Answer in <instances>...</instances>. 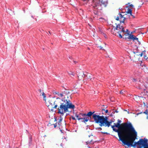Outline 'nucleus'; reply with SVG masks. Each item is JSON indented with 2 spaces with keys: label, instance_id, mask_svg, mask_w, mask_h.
Instances as JSON below:
<instances>
[{
  "label": "nucleus",
  "instance_id": "43",
  "mask_svg": "<svg viewBox=\"0 0 148 148\" xmlns=\"http://www.w3.org/2000/svg\"><path fill=\"white\" fill-rule=\"evenodd\" d=\"M132 16H133V18H134L135 17L134 16H133V15H132Z\"/></svg>",
  "mask_w": 148,
  "mask_h": 148
},
{
  "label": "nucleus",
  "instance_id": "31",
  "mask_svg": "<svg viewBox=\"0 0 148 148\" xmlns=\"http://www.w3.org/2000/svg\"><path fill=\"white\" fill-rule=\"evenodd\" d=\"M94 13L95 14H98V12H97V11H95L94 12Z\"/></svg>",
  "mask_w": 148,
  "mask_h": 148
},
{
  "label": "nucleus",
  "instance_id": "25",
  "mask_svg": "<svg viewBox=\"0 0 148 148\" xmlns=\"http://www.w3.org/2000/svg\"><path fill=\"white\" fill-rule=\"evenodd\" d=\"M119 33V37L121 38H122V36L121 35V34L120 33Z\"/></svg>",
  "mask_w": 148,
  "mask_h": 148
},
{
  "label": "nucleus",
  "instance_id": "40",
  "mask_svg": "<svg viewBox=\"0 0 148 148\" xmlns=\"http://www.w3.org/2000/svg\"><path fill=\"white\" fill-rule=\"evenodd\" d=\"M73 62H74V63H75V64H76V62H75V61H73Z\"/></svg>",
  "mask_w": 148,
  "mask_h": 148
},
{
  "label": "nucleus",
  "instance_id": "46",
  "mask_svg": "<svg viewBox=\"0 0 148 148\" xmlns=\"http://www.w3.org/2000/svg\"><path fill=\"white\" fill-rule=\"evenodd\" d=\"M88 147L89 148H90V147Z\"/></svg>",
  "mask_w": 148,
  "mask_h": 148
},
{
  "label": "nucleus",
  "instance_id": "2",
  "mask_svg": "<svg viewBox=\"0 0 148 148\" xmlns=\"http://www.w3.org/2000/svg\"><path fill=\"white\" fill-rule=\"evenodd\" d=\"M137 133L133 127L123 135L119 137V140L125 145L132 147L133 143L137 136Z\"/></svg>",
  "mask_w": 148,
  "mask_h": 148
},
{
  "label": "nucleus",
  "instance_id": "21",
  "mask_svg": "<svg viewBox=\"0 0 148 148\" xmlns=\"http://www.w3.org/2000/svg\"><path fill=\"white\" fill-rule=\"evenodd\" d=\"M125 32H126L128 35H129L130 34V32H129L128 30V29H126V30H125Z\"/></svg>",
  "mask_w": 148,
  "mask_h": 148
},
{
  "label": "nucleus",
  "instance_id": "48",
  "mask_svg": "<svg viewBox=\"0 0 148 148\" xmlns=\"http://www.w3.org/2000/svg\"><path fill=\"white\" fill-rule=\"evenodd\" d=\"M134 80H135V79H134Z\"/></svg>",
  "mask_w": 148,
  "mask_h": 148
},
{
  "label": "nucleus",
  "instance_id": "22",
  "mask_svg": "<svg viewBox=\"0 0 148 148\" xmlns=\"http://www.w3.org/2000/svg\"><path fill=\"white\" fill-rule=\"evenodd\" d=\"M83 120L84 121H83V122L84 123H85L86 122H87L89 119H85Z\"/></svg>",
  "mask_w": 148,
  "mask_h": 148
},
{
  "label": "nucleus",
  "instance_id": "12",
  "mask_svg": "<svg viewBox=\"0 0 148 148\" xmlns=\"http://www.w3.org/2000/svg\"><path fill=\"white\" fill-rule=\"evenodd\" d=\"M132 9L128 8L127 12L128 14H130L131 16H132Z\"/></svg>",
  "mask_w": 148,
  "mask_h": 148
},
{
  "label": "nucleus",
  "instance_id": "32",
  "mask_svg": "<svg viewBox=\"0 0 148 148\" xmlns=\"http://www.w3.org/2000/svg\"><path fill=\"white\" fill-rule=\"evenodd\" d=\"M120 19L117 16L116 18V19L117 20H119Z\"/></svg>",
  "mask_w": 148,
  "mask_h": 148
},
{
  "label": "nucleus",
  "instance_id": "19",
  "mask_svg": "<svg viewBox=\"0 0 148 148\" xmlns=\"http://www.w3.org/2000/svg\"><path fill=\"white\" fill-rule=\"evenodd\" d=\"M143 113L147 115H148V109H146V110H145V111L143 112Z\"/></svg>",
  "mask_w": 148,
  "mask_h": 148
},
{
  "label": "nucleus",
  "instance_id": "20",
  "mask_svg": "<svg viewBox=\"0 0 148 148\" xmlns=\"http://www.w3.org/2000/svg\"><path fill=\"white\" fill-rule=\"evenodd\" d=\"M133 40H137V41H138V38H136L135 36H134V37H133Z\"/></svg>",
  "mask_w": 148,
  "mask_h": 148
},
{
  "label": "nucleus",
  "instance_id": "35",
  "mask_svg": "<svg viewBox=\"0 0 148 148\" xmlns=\"http://www.w3.org/2000/svg\"><path fill=\"white\" fill-rule=\"evenodd\" d=\"M83 1H88L89 0H82Z\"/></svg>",
  "mask_w": 148,
  "mask_h": 148
},
{
  "label": "nucleus",
  "instance_id": "29",
  "mask_svg": "<svg viewBox=\"0 0 148 148\" xmlns=\"http://www.w3.org/2000/svg\"><path fill=\"white\" fill-rule=\"evenodd\" d=\"M71 117H72V119H73V120H75L76 119L75 118V117H74L73 116H71Z\"/></svg>",
  "mask_w": 148,
  "mask_h": 148
},
{
  "label": "nucleus",
  "instance_id": "34",
  "mask_svg": "<svg viewBox=\"0 0 148 148\" xmlns=\"http://www.w3.org/2000/svg\"><path fill=\"white\" fill-rule=\"evenodd\" d=\"M99 31H100V32H102V29H101L100 28H99Z\"/></svg>",
  "mask_w": 148,
  "mask_h": 148
},
{
  "label": "nucleus",
  "instance_id": "17",
  "mask_svg": "<svg viewBox=\"0 0 148 148\" xmlns=\"http://www.w3.org/2000/svg\"><path fill=\"white\" fill-rule=\"evenodd\" d=\"M89 119V118L87 116H85L83 117L82 119Z\"/></svg>",
  "mask_w": 148,
  "mask_h": 148
},
{
  "label": "nucleus",
  "instance_id": "45",
  "mask_svg": "<svg viewBox=\"0 0 148 148\" xmlns=\"http://www.w3.org/2000/svg\"><path fill=\"white\" fill-rule=\"evenodd\" d=\"M142 113V112H140V113H139V114H141ZM138 114H139V113H138Z\"/></svg>",
  "mask_w": 148,
  "mask_h": 148
},
{
  "label": "nucleus",
  "instance_id": "5",
  "mask_svg": "<svg viewBox=\"0 0 148 148\" xmlns=\"http://www.w3.org/2000/svg\"><path fill=\"white\" fill-rule=\"evenodd\" d=\"M108 3V0H100L95 2L93 6L95 10H101L103 7L106 6Z\"/></svg>",
  "mask_w": 148,
  "mask_h": 148
},
{
  "label": "nucleus",
  "instance_id": "13",
  "mask_svg": "<svg viewBox=\"0 0 148 148\" xmlns=\"http://www.w3.org/2000/svg\"><path fill=\"white\" fill-rule=\"evenodd\" d=\"M118 17L120 19H121L122 18H123V16L120 13H119L118 14ZM123 19L122 21H123L124 19H125V18H123Z\"/></svg>",
  "mask_w": 148,
  "mask_h": 148
},
{
  "label": "nucleus",
  "instance_id": "8",
  "mask_svg": "<svg viewBox=\"0 0 148 148\" xmlns=\"http://www.w3.org/2000/svg\"><path fill=\"white\" fill-rule=\"evenodd\" d=\"M85 114H83L81 113H75V116L77 118L78 120H79L82 119L83 117L85 116Z\"/></svg>",
  "mask_w": 148,
  "mask_h": 148
},
{
  "label": "nucleus",
  "instance_id": "14",
  "mask_svg": "<svg viewBox=\"0 0 148 148\" xmlns=\"http://www.w3.org/2000/svg\"><path fill=\"white\" fill-rule=\"evenodd\" d=\"M95 142H94L93 141H92V140H91L90 141H87L86 142V145H88V144H93Z\"/></svg>",
  "mask_w": 148,
  "mask_h": 148
},
{
  "label": "nucleus",
  "instance_id": "33",
  "mask_svg": "<svg viewBox=\"0 0 148 148\" xmlns=\"http://www.w3.org/2000/svg\"><path fill=\"white\" fill-rule=\"evenodd\" d=\"M100 47V49H103V50H104V49H102L103 47H101V46H100V47Z\"/></svg>",
  "mask_w": 148,
  "mask_h": 148
},
{
  "label": "nucleus",
  "instance_id": "11",
  "mask_svg": "<svg viewBox=\"0 0 148 148\" xmlns=\"http://www.w3.org/2000/svg\"><path fill=\"white\" fill-rule=\"evenodd\" d=\"M95 112H88L87 114L84 113L85 115V116H87L89 117H90L92 115V116H93V115L94 114V113ZM90 118H91V117H90Z\"/></svg>",
  "mask_w": 148,
  "mask_h": 148
},
{
  "label": "nucleus",
  "instance_id": "26",
  "mask_svg": "<svg viewBox=\"0 0 148 148\" xmlns=\"http://www.w3.org/2000/svg\"><path fill=\"white\" fill-rule=\"evenodd\" d=\"M145 55V54H144ZM144 58L145 59H147L148 58L146 56H145V55H144Z\"/></svg>",
  "mask_w": 148,
  "mask_h": 148
},
{
  "label": "nucleus",
  "instance_id": "3",
  "mask_svg": "<svg viewBox=\"0 0 148 148\" xmlns=\"http://www.w3.org/2000/svg\"><path fill=\"white\" fill-rule=\"evenodd\" d=\"M114 125L112 126V128L114 131L118 133L119 137L133 127L130 122L124 123L121 124L117 122L116 124L114 123Z\"/></svg>",
  "mask_w": 148,
  "mask_h": 148
},
{
  "label": "nucleus",
  "instance_id": "15",
  "mask_svg": "<svg viewBox=\"0 0 148 148\" xmlns=\"http://www.w3.org/2000/svg\"><path fill=\"white\" fill-rule=\"evenodd\" d=\"M129 39H130L133 40L134 36L133 35H131L130 34H129Z\"/></svg>",
  "mask_w": 148,
  "mask_h": 148
},
{
  "label": "nucleus",
  "instance_id": "30",
  "mask_svg": "<svg viewBox=\"0 0 148 148\" xmlns=\"http://www.w3.org/2000/svg\"><path fill=\"white\" fill-rule=\"evenodd\" d=\"M98 130H102V128L101 127H99L98 128Z\"/></svg>",
  "mask_w": 148,
  "mask_h": 148
},
{
  "label": "nucleus",
  "instance_id": "4",
  "mask_svg": "<svg viewBox=\"0 0 148 148\" xmlns=\"http://www.w3.org/2000/svg\"><path fill=\"white\" fill-rule=\"evenodd\" d=\"M92 118L96 123H99V125L102 127L105 126L110 127L111 122H109L108 121L107 117H104L103 116H100L96 114L93 115Z\"/></svg>",
  "mask_w": 148,
  "mask_h": 148
},
{
  "label": "nucleus",
  "instance_id": "28",
  "mask_svg": "<svg viewBox=\"0 0 148 148\" xmlns=\"http://www.w3.org/2000/svg\"><path fill=\"white\" fill-rule=\"evenodd\" d=\"M101 133L103 134H108V133L107 132H101Z\"/></svg>",
  "mask_w": 148,
  "mask_h": 148
},
{
  "label": "nucleus",
  "instance_id": "1",
  "mask_svg": "<svg viewBox=\"0 0 148 148\" xmlns=\"http://www.w3.org/2000/svg\"><path fill=\"white\" fill-rule=\"evenodd\" d=\"M49 101L51 105H55L53 107V108L56 109L58 106V113L62 115H63L64 113L68 112L69 108L73 109L75 108V105L69 100L67 99L61 100L58 103H56V101H55L51 100Z\"/></svg>",
  "mask_w": 148,
  "mask_h": 148
},
{
  "label": "nucleus",
  "instance_id": "24",
  "mask_svg": "<svg viewBox=\"0 0 148 148\" xmlns=\"http://www.w3.org/2000/svg\"><path fill=\"white\" fill-rule=\"evenodd\" d=\"M29 143L31 142L32 141V138L31 137H30L29 138Z\"/></svg>",
  "mask_w": 148,
  "mask_h": 148
},
{
  "label": "nucleus",
  "instance_id": "42",
  "mask_svg": "<svg viewBox=\"0 0 148 148\" xmlns=\"http://www.w3.org/2000/svg\"><path fill=\"white\" fill-rule=\"evenodd\" d=\"M147 119H148V115H147Z\"/></svg>",
  "mask_w": 148,
  "mask_h": 148
},
{
  "label": "nucleus",
  "instance_id": "41",
  "mask_svg": "<svg viewBox=\"0 0 148 148\" xmlns=\"http://www.w3.org/2000/svg\"><path fill=\"white\" fill-rule=\"evenodd\" d=\"M130 6H132V7H133V5L132 4H131V5H130Z\"/></svg>",
  "mask_w": 148,
  "mask_h": 148
},
{
  "label": "nucleus",
  "instance_id": "47",
  "mask_svg": "<svg viewBox=\"0 0 148 148\" xmlns=\"http://www.w3.org/2000/svg\"><path fill=\"white\" fill-rule=\"evenodd\" d=\"M88 49H90L89 48H88Z\"/></svg>",
  "mask_w": 148,
  "mask_h": 148
},
{
  "label": "nucleus",
  "instance_id": "44",
  "mask_svg": "<svg viewBox=\"0 0 148 148\" xmlns=\"http://www.w3.org/2000/svg\"><path fill=\"white\" fill-rule=\"evenodd\" d=\"M60 145H61V146H62V143Z\"/></svg>",
  "mask_w": 148,
  "mask_h": 148
},
{
  "label": "nucleus",
  "instance_id": "39",
  "mask_svg": "<svg viewBox=\"0 0 148 148\" xmlns=\"http://www.w3.org/2000/svg\"><path fill=\"white\" fill-rule=\"evenodd\" d=\"M57 125L56 124H54V127H56Z\"/></svg>",
  "mask_w": 148,
  "mask_h": 148
},
{
  "label": "nucleus",
  "instance_id": "9",
  "mask_svg": "<svg viewBox=\"0 0 148 148\" xmlns=\"http://www.w3.org/2000/svg\"><path fill=\"white\" fill-rule=\"evenodd\" d=\"M55 93L56 94L58 95L59 96V98H57V99H60V98L61 99V100H65L64 99L65 98V96L64 95H63L62 93H60L58 92H54L53 93V94H54Z\"/></svg>",
  "mask_w": 148,
  "mask_h": 148
},
{
  "label": "nucleus",
  "instance_id": "38",
  "mask_svg": "<svg viewBox=\"0 0 148 148\" xmlns=\"http://www.w3.org/2000/svg\"><path fill=\"white\" fill-rule=\"evenodd\" d=\"M92 136V135L91 134V135H89L88 136L89 137H90V136Z\"/></svg>",
  "mask_w": 148,
  "mask_h": 148
},
{
  "label": "nucleus",
  "instance_id": "16",
  "mask_svg": "<svg viewBox=\"0 0 148 148\" xmlns=\"http://www.w3.org/2000/svg\"><path fill=\"white\" fill-rule=\"evenodd\" d=\"M68 73L70 75H72L73 76H74V73L71 71H70L68 72Z\"/></svg>",
  "mask_w": 148,
  "mask_h": 148
},
{
  "label": "nucleus",
  "instance_id": "36",
  "mask_svg": "<svg viewBox=\"0 0 148 148\" xmlns=\"http://www.w3.org/2000/svg\"><path fill=\"white\" fill-rule=\"evenodd\" d=\"M108 110H106V111H105V112H106V113H108Z\"/></svg>",
  "mask_w": 148,
  "mask_h": 148
},
{
  "label": "nucleus",
  "instance_id": "6",
  "mask_svg": "<svg viewBox=\"0 0 148 148\" xmlns=\"http://www.w3.org/2000/svg\"><path fill=\"white\" fill-rule=\"evenodd\" d=\"M148 140L144 138L140 139L137 142H135L132 147H135L136 145L139 146V148H148Z\"/></svg>",
  "mask_w": 148,
  "mask_h": 148
},
{
  "label": "nucleus",
  "instance_id": "27",
  "mask_svg": "<svg viewBox=\"0 0 148 148\" xmlns=\"http://www.w3.org/2000/svg\"><path fill=\"white\" fill-rule=\"evenodd\" d=\"M117 122L118 123H119V124H120V123L121 122V121L119 119H118Z\"/></svg>",
  "mask_w": 148,
  "mask_h": 148
},
{
  "label": "nucleus",
  "instance_id": "7",
  "mask_svg": "<svg viewBox=\"0 0 148 148\" xmlns=\"http://www.w3.org/2000/svg\"><path fill=\"white\" fill-rule=\"evenodd\" d=\"M124 19L123 21L120 20V23L119 24L117 25L116 27L114 28L116 30L118 31L117 32L118 33H121L123 32V34L125 32V30L124 29V27L122 25V23H124Z\"/></svg>",
  "mask_w": 148,
  "mask_h": 148
},
{
  "label": "nucleus",
  "instance_id": "23",
  "mask_svg": "<svg viewBox=\"0 0 148 148\" xmlns=\"http://www.w3.org/2000/svg\"><path fill=\"white\" fill-rule=\"evenodd\" d=\"M124 92H125V91H124V92H123L122 90L121 91H120V93L121 94H123L124 93Z\"/></svg>",
  "mask_w": 148,
  "mask_h": 148
},
{
  "label": "nucleus",
  "instance_id": "10",
  "mask_svg": "<svg viewBox=\"0 0 148 148\" xmlns=\"http://www.w3.org/2000/svg\"><path fill=\"white\" fill-rule=\"evenodd\" d=\"M38 92L40 93V96L42 95L43 96V100L46 101V95L45 93L43 91H42L41 89H39Z\"/></svg>",
  "mask_w": 148,
  "mask_h": 148
},
{
  "label": "nucleus",
  "instance_id": "18",
  "mask_svg": "<svg viewBox=\"0 0 148 148\" xmlns=\"http://www.w3.org/2000/svg\"><path fill=\"white\" fill-rule=\"evenodd\" d=\"M145 51H142V53H141L139 55H140V56L141 57H142L143 56V55H144V54H145Z\"/></svg>",
  "mask_w": 148,
  "mask_h": 148
},
{
  "label": "nucleus",
  "instance_id": "37",
  "mask_svg": "<svg viewBox=\"0 0 148 148\" xmlns=\"http://www.w3.org/2000/svg\"><path fill=\"white\" fill-rule=\"evenodd\" d=\"M103 34L104 35V37H105V38H106L107 37L105 35V34H104V33H103Z\"/></svg>",
  "mask_w": 148,
  "mask_h": 148
}]
</instances>
